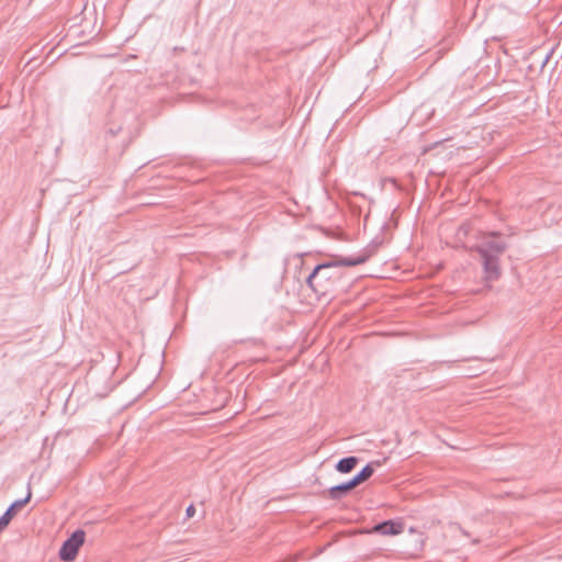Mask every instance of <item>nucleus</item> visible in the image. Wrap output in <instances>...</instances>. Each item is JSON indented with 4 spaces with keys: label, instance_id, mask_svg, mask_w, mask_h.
I'll list each match as a JSON object with an SVG mask.
<instances>
[{
    "label": "nucleus",
    "instance_id": "obj_1",
    "mask_svg": "<svg viewBox=\"0 0 562 562\" xmlns=\"http://www.w3.org/2000/svg\"><path fill=\"white\" fill-rule=\"evenodd\" d=\"M382 241L372 240L357 256L342 257L331 255L330 260L318 263L306 278V285L313 292L317 301H330L338 293L345 292L349 283L342 272V267H356L366 263L374 256Z\"/></svg>",
    "mask_w": 562,
    "mask_h": 562
},
{
    "label": "nucleus",
    "instance_id": "obj_2",
    "mask_svg": "<svg viewBox=\"0 0 562 562\" xmlns=\"http://www.w3.org/2000/svg\"><path fill=\"white\" fill-rule=\"evenodd\" d=\"M508 245L501 239V233H487L473 250L480 256L486 281H497L502 276L499 258L507 250Z\"/></svg>",
    "mask_w": 562,
    "mask_h": 562
},
{
    "label": "nucleus",
    "instance_id": "obj_3",
    "mask_svg": "<svg viewBox=\"0 0 562 562\" xmlns=\"http://www.w3.org/2000/svg\"><path fill=\"white\" fill-rule=\"evenodd\" d=\"M374 465L380 467L381 462L380 461L370 462V463L366 464L350 480L329 487L325 492L327 498L333 499V501H339V499L346 497L352 490H355L357 486H359L360 484H362L366 481H368L373 475V473H374Z\"/></svg>",
    "mask_w": 562,
    "mask_h": 562
},
{
    "label": "nucleus",
    "instance_id": "obj_4",
    "mask_svg": "<svg viewBox=\"0 0 562 562\" xmlns=\"http://www.w3.org/2000/svg\"><path fill=\"white\" fill-rule=\"evenodd\" d=\"M86 532L82 529L75 530L61 544L58 555L64 562L74 561L79 552V549L85 543Z\"/></svg>",
    "mask_w": 562,
    "mask_h": 562
},
{
    "label": "nucleus",
    "instance_id": "obj_5",
    "mask_svg": "<svg viewBox=\"0 0 562 562\" xmlns=\"http://www.w3.org/2000/svg\"><path fill=\"white\" fill-rule=\"evenodd\" d=\"M31 498H32V490H31V485L29 484L26 496L24 498L14 501L5 509V512L2 514V516H0V532L3 531L9 526V524L15 517V515L19 513V510L21 508H23L31 501Z\"/></svg>",
    "mask_w": 562,
    "mask_h": 562
},
{
    "label": "nucleus",
    "instance_id": "obj_6",
    "mask_svg": "<svg viewBox=\"0 0 562 562\" xmlns=\"http://www.w3.org/2000/svg\"><path fill=\"white\" fill-rule=\"evenodd\" d=\"M404 530V525L402 521H396L393 519L383 520L373 526L372 532L380 533L383 536H397L402 533Z\"/></svg>",
    "mask_w": 562,
    "mask_h": 562
},
{
    "label": "nucleus",
    "instance_id": "obj_7",
    "mask_svg": "<svg viewBox=\"0 0 562 562\" xmlns=\"http://www.w3.org/2000/svg\"><path fill=\"white\" fill-rule=\"evenodd\" d=\"M358 463H359L358 457H355V456L345 457V458L340 459L335 464V470L341 474H347V473H350L351 471H353L355 468L358 465Z\"/></svg>",
    "mask_w": 562,
    "mask_h": 562
},
{
    "label": "nucleus",
    "instance_id": "obj_8",
    "mask_svg": "<svg viewBox=\"0 0 562 562\" xmlns=\"http://www.w3.org/2000/svg\"><path fill=\"white\" fill-rule=\"evenodd\" d=\"M194 514H195V507H194V505H193V504H190V505L187 507V509H186V516H187L188 518H191V517H193V516H194Z\"/></svg>",
    "mask_w": 562,
    "mask_h": 562
},
{
    "label": "nucleus",
    "instance_id": "obj_9",
    "mask_svg": "<svg viewBox=\"0 0 562 562\" xmlns=\"http://www.w3.org/2000/svg\"><path fill=\"white\" fill-rule=\"evenodd\" d=\"M121 130H122L121 126L110 127L108 133H110L112 136H116L121 132Z\"/></svg>",
    "mask_w": 562,
    "mask_h": 562
},
{
    "label": "nucleus",
    "instance_id": "obj_10",
    "mask_svg": "<svg viewBox=\"0 0 562 562\" xmlns=\"http://www.w3.org/2000/svg\"><path fill=\"white\" fill-rule=\"evenodd\" d=\"M551 56V53L547 54V56L544 57L542 64H541V68H543L546 66V64L548 63L549 58Z\"/></svg>",
    "mask_w": 562,
    "mask_h": 562
}]
</instances>
